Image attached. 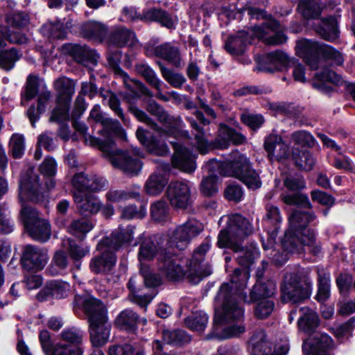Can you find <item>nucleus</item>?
I'll use <instances>...</instances> for the list:
<instances>
[{"label":"nucleus","mask_w":355,"mask_h":355,"mask_svg":"<svg viewBox=\"0 0 355 355\" xmlns=\"http://www.w3.org/2000/svg\"><path fill=\"white\" fill-rule=\"evenodd\" d=\"M297 314H299L297 325L300 331L310 335L315 333V329L320 324V319L316 312L307 306L293 309L289 315L290 322H292Z\"/></svg>","instance_id":"15"},{"label":"nucleus","mask_w":355,"mask_h":355,"mask_svg":"<svg viewBox=\"0 0 355 355\" xmlns=\"http://www.w3.org/2000/svg\"><path fill=\"white\" fill-rule=\"evenodd\" d=\"M76 83L67 77H61L54 82V88L57 92L56 101L60 102L71 101V98L75 93Z\"/></svg>","instance_id":"39"},{"label":"nucleus","mask_w":355,"mask_h":355,"mask_svg":"<svg viewBox=\"0 0 355 355\" xmlns=\"http://www.w3.org/2000/svg\"><path fill=\"white\" fill-rule=\"evenodd\" d=\"M139 96L136 94L134 95H125V98L130 103L128 107V110L140 121L144 122L147 124L152 125L153 128L160 131L161 128L157 125V124L154 123L152 119H150L147 114L139 109L137 106L134 105L132 103L135 99H137Z\"/></svg>","instance_id":"57"},{"label":"nucleus","mask_w":355,"mask_h":355,"mask_svg":"<svg viewBox=\"0 0 355 355\" xmlns=\"http://www.w3.org/2000/svg\"><path fill=\"white\" fill-rule=\"evenodd\" d=\"M141 322L146 324V319H141L139 315L130 309H126L121 311L114 320V325L121 330L128 333H135L138 323Z\"/></svg>","instance_id":"29"},{"label":"nucleus","mask_w":355,"mask_h":355,"mask_svg":"<svg viewBox=\"0 0 355 355\" xmlns=\"http://www.w3.org/2000/svg\"><path fill=\"white\" fill-rule=\"evenodd\" d=\"M279 23L276 20L264 23L254 30V35L268 45H280L287 40L286 35L279 31Z\"/></svg>","instance_id":"17"},{"label":"nucleus","mask_w":355,"mask_h":355,"mask_svg":"<svg viewBox=\"0 0 355 355\" xmlns=\"http://www.w3.org/2000/svg\"><path fill=\"white\" fill-rule=\"evenodd\" d=\"M251 36L244 31L238 32L236 35L230 36L225 43L226 51L232 55H241L245 46L251 42Z\"/></svg>","instance_id":"38"},{"label":"nucleus","mask_w":355,"mask_h":355,"mask_svg":"<svg viewBox=\"0 0 355 355\" xmlns=\"http://www.w3.org/2000/svg\"><path fill=\"white\" fill-rule=\"evenodd\" d=\"M39 170L46 178L45 187L47 190L54 188L55 182L53 177L57 172V163L55 160L51 157H46L39 166Z\"/></svg>","instance_id":"48"},{"label":"nucleus","mask_w":355,"mask_h":355,"mask_svg":"<svg viewBox=\"0 0 355 355\" xmlns=\"http://www.w3.org/2000/svg\"><path fill=\"white\" fill-rule=\"evenodd\" d=\"M84 331L78 327H71L63 329L60 334V340L67 343V345L80 347L84 338Z\"/></svg>","instance_id":"53"},{"label":"nucleus","mask_w":355,"mask_h":355,"mask_svg":"<svg viewBox=\"0 0 355 355\" xmlns=\"http://www.w3.org/2000/svg\"><path fill=\"white\" fill-rule=\"evenodd\" d=\"M281 200L288 205H296L304 208H311V204L306 195L302 193H295L293 194L282 193Z\"/></svg>","instance_id":"59"},{"label":"nucleus","mask_w":355,"mask_h":355,"mask_svg":"<svg viewBox=\"0 0 355 355\" xmlns=\"http://www.w3.org/2000/svg\"><path fill=\"white\" fill-rule=\"evenodd\" d=\"M157 64L162 77L172 87L180 88L186 83L187 79L182 73L174 72L161 62H157Z\"/></svg>","instance_id":"55"},{"label":"nucleus","mask_w":355,"mask_h":355,"mask_svg":"<svg viewBox=\"0 0 355 355\" xmlns=\"http://www.w3.org/2000/svg\"><path fill=\"white\" fill-rule=\"evenodd\" d=\"M71 54L77 62L85 66L89 64L94 66L96 65L99 58V55L95 50L80 44H74L71 47Z\"/></svg>","instance_id":"40"},{"label":"nucleus","mask_w":355,"mask_h":355,"mask_svg":"<svg viewBox=\"0 0 355 355\" xmlns=\"http://www.w3.org/2000/svg\"><path fill=\"white\" fill-rule=\"evenodd\" d=\"M73 200L78 212L85 217L96 214L102 208V204L98 198L90 193L83 196L79 193H73Z\"/></svg>","instance_id":"21"},{"label":"nucleus","mask_w":355,"mask_h":355,"mask_svg":"<svg viewBox=\"0 0 355 355\" xmlns=\"http://www.w3.org/2000/svg\"><path fill=\"white\" fill-rule=\"evenodd\" d=\"M135 70L141 76L146 82L153 88L156 89V97L159 99L167 101L166 96L162 93L163 82L157 77L154 69L146 62H139L135 64Z\"/></svg>","instance_id":"27"},{"label":"nucleus","mask_w":355,"mask_h":355,"mask_svg":"<svg viewBox=\"0 0 355 355\" xmlns=\"http://www.w3.org/2000/svg\"><path fill=\"white\" fill-rule=\"evenodd\" d=\"M302 351L311 355H334L336 346L333 338L324 332H315L304 340Z\"/></svg>","instance_id":"10"},{"label":"nucleus","mask_w":355,"mask_h":355,"mask_svg":"<svg viewBox=\"0 0 355 355\" xmlns=\"http://www.w3.org/2000/svg\"><path fill=\"white\" fill-rule=\"evenodd\" d=\"M107 181L96 175H86L83 173H76L72 178L74 193L85 191L98 192L107 186Z\"/></svg>","instance_id":"16"},{"label":"nucleus","mask_w":355,"mask_h":355,"mask_svg":"<svg viewBox=\"0 0 355 355\" xmlns=\"http://www.w3.org/2000/svg\"><path fill=\"white\" fill-rule=\"evenodd\" d=\"M276 291V284L273 281H257L250 293V300L246 302L250 303L261 299L271 297Z\"/></svg>","instance_id":"41"},{"label":"nucleus","mask_w":355,"mask_h":355,"mask_svg":"<svg viewBox=\"0 0 355 355\" xmlns=\"http://www.w3.org/2000/svg\"><path fill=\"white\" fill-rule=\"evenodd\" d=\"M315 218L316 216L313 211L294 210L289 216V227L305 236L308 230H312L307 228L308 225Z\"/></svg>","instance_id":"32"},{"label":"nucleus","mask_w":355,"mask_h":355,"mask_svg":"<svg viewBox=\"0 0 355 355\" xmlns=\"http://www.w3.org/2000/svg\"><path fill=\"white\" fill-rule=\"evenodd\" d=\"M227 227L233 238L241 243L252 233V227L248 219L240 214H232L227 216Z\"/></svg>","instance_id":"23"},{"label":"nucleus","mask_w":355,"mask_h":355,"mask_svg":"<svg viewBox=\"0 0 355 355\" xmlns=\"http://www.w3.org/2000/svg\"><path fill=\"white\" fill-rule=\"evenodd\" d=\"M204 229L202 223L196 219H190L184 224L178 226L169 235L167 242L168 248H175L180 250H184L189 241L198 235Z\"/></svg>","instance_id":"8"},{"label":"nucleus","mask_w":355,"mask_h":355,"mask_svg":"<svg viewBox=\"0 0 355 355\" xmlns=\"http://www.w3.org/2000/svg\"><path fill=\"white\" fill-rule=\"evenodd\" d=\"M157 268L159 272L170 281H178L182 279L185 275V271L178 256L169 250H165L157 258Z\"/></svg>","instance_id":"11"},{"label":"nucleus","mask_w":355,"mask_h":355,"mask_svg":"<svg viewBox=\"0 0 355 355\" xmlns=\"http://www.w3.org/2000/svg\"><path fill=\"white\" fill-rule=\"evenodd\" d=\"M147 110L152 114L158 117L160 122L163 123L166 127L173 129H177L180 127L182 123L180 116L174 117L169 115L166 112L163 107L160 106L155 101H151L148 103Z\"/></svg>","instance_id":"42"},{"label":"nucleus","mask_w":355,"mask_h":355,"mask_svg":"<svg viewBox=\"0 0 355 355\" xmlns=\"http://www.w3.org/2000/svg\"><path fill=\"white\" fill-rule=\"evenodd\" d=\"M184 322L189 329L197 331H202L207 327L208 315L203 311H196L188 316Z\"/></svg>","instance_id":"58"},{"label":"nucleus","mask_w":355,"mask_h":355,"mask_svg":"<svg viewBox=\"0 0 355 355\" xmlns=\"http://www.w3.org/2000/svg\"><path fill=\"white\" fill-rule=\"evenodd\" d=\"M166 194L174 208L187 209L192 203L191 187L187 182H171L167 187Z\"/></svg>","instance_id":"13"},{"label":"nucleus","mask_w":355,"mask_h":355,"mask_svg":"<svg viewBox=\"0 0 355 355\" xmlns=\"http://www.w3.org/2000/svg\"><path fill=\"white\" fill-rule=\"evenodd\" d=\"M174 149L171 159L173 167L185 173H191L196 168L195 156L185 147L179 143L169 141Z\"/></svg>","instance_id":"19"},{"label":"nucleus","mask_w":355,"mask_h":355,"mask_svg":"<svg viewBox=\"0 0 355 355\" xmlns=\"http://www.w3.org/2000/svg\"><path fill=\"white\" fill-rule=\"evenodd\" d=\"M83 350L80 347L58 343L55 345L49 355H83Z\"/></svg>","instance_id":"64"},{"label":"nucleus","mask_w":355,"mask_h":355,"mask_svg":"<svg viewBox=\"0 0 355 355\" xmlns=\"http://www.w3.org/2000/svg\"><path fill=\"white\" fill-rule=\"evenodd\" d=\"M321 0H299L297 10L306 19L319 17L322 13Z\"/></svg>","instance_id":"45"},{"label":"nucleus","mask_w":355,"mask_h":355,"mask_svg":"<svg viewBox=\"0 0 355 355\" xmlns=\"http://www.w3.org/2000/svg\"><path fill=\"white\" fill-rule=\"evenodd\" d=\"M94 228L92 220L80 218L73 219L67 226V232L78 238H83Z\"/></svg>","instance_id":"50"},{"label":"nucleus","mask_w":355,"mask_h":355,"mask_svg":"<svg viewBox=\"0 0 355 355\" xmlns=\"http://www.w3.org/2000/svg\"><path fill=\"white\" fill-rule=\"evenodd\" d=\"M282 245L284 250L288 252H300L304 249V235L289 227L282 239Z\"/></svg>","instance_id":"43"},{"label":"nucleus","mask_w":355,"mask_h":355,"mask_svg":"<svg viewBox=\"0 0 355 355\" xmlns=\"http://www.w3.org/2000/svg\"><path fill=\"white\" fill-rule=\"evenodd\" d=\"M68 266V259L63 251H58L53 258L52 264L48 268L49 272L55 276L61 273Z\"/></svg>","instance_id":"60"},{"label":"nucleus","mask_w":355,"mask_h":355,"mask_svg":"<svg viewBox=\"0 0 355 355\" xmlns=\"http://www.w3.org/2000/svg\"><path fill=\"white\" fill-rule=\"evenodd\" d=\"M80 33L84 38L102 43L107 37L108 29L100 21H89L80 25Z\"/></svg>","instance_id":"30"},{"label":"nucleus","mask_w":355,"mask_h":355,"mask_svg":"<svg viewBox=\"0 0 355 355\" xmlns=\"http://www.w3.org/2000/svg\"><path fill=\"white\" fill-rule=\"evenodd\" d=\"M314 31L321 38L334 42L339 37L338 21L334 17L322 19L321 23L314 26Z\"/></svg>","instance_id":"36"},{"label":"nucleus","mask_w":355,"mask_h":355,"mask_svg":"<svg viewBox=\"0 0 355 355\" xmlns=\"http://www.w3.org/2000/svg\"><path fill=\"white\" fill-rule=\"evenodd\" d=\"M41 30L44 35L52 39H64L67 34L60 22L46 24L42 26Z\"/></svg>","instance_id":"62"},{"label":"nucleus","mask_w":355,"mask_h":355,"mask_svg":"<svg viewBox=\"0 0 355 355\" xmlns=\"http://www.w3.org/2000/svg\"><path fill=\"white\" fill-rule=\"evenodd\" d=\"M136 40L135 33L125 26L114 28L107 37L109 44L117 47L132 45Z\"/></svg>","instance_id":"35"},{"label":"nucleus","mask_w":355,"mask_h":355,"mask_svg":"<svg viewBox=\"0 0 355 355\" xmlns=\"http://www.w3.org/2000/svg\"><path fill=\"white\" fill-rule=\"evenodd\" d=\"M121 58L122 55L120 51L110 52L107 55L108 64L114 70L115 76L117 78H121L123 80L124 85L126 87H128L130 77L126 72L120 68L119 66Z\"/></svg>","instance_id":"54"},{"label":"nucleus","mask_w":355,"mask_h":355,"mask_svg":"<svg viewBox=\"0 0 355 355\" xmlns=\"http://www.w3.org/2000/svg\"><path fill=\"white\" fill-rule=\"evenodd\" d=\"M194 115L196 119L193 117H187V121L189 123L192 128V134L194 135V139L196 145L201 153H206L208 147V135L204 129V126L209 124V121L207 119L204 114L200 110H196Z\"/></svg>","instance_id":"18"},{"label":"nucleus","mask_w":355,"mask_h":355,"mask_svg":"<svg viewBox=\"0 0 355 355\" xmlns=\"http://www.w3.org/2000/svg\"><path fill=\"white\" fill-rule=\"evenodd\" d=\"M296 54L301 58L311 69L318 68L320 58L331 61L333 64L342 65L344 58L340 52L332 46L306 39L298 40L295 46Z\"/></svg>","instance_id":"4"},{"label":"nucleus","mask_w":355,"mask_h":355,"mask_svg":"<svg viewBox=\"0 0 355 355\" xmlns=\"http://www.w3.org/2000/svg\"><path fill=\"white\" fill-rule=\"evenodd\" d=\"M289 63L288 55L281 51L265 54L259 62V69L269 73L282 71Z\"/></svg>","instance_id":"20"},{"label":"nucleus","mask_w":355,"mask_h":355,"mask_svg":"<svg viewBox=\"0 0 355 355\" xmlns=\"http://www.w3.org/2000/svg\"><path fill=\"white\" fill-rule=\"evenodd\" d=\"M83 308L88 320L92 346L101 347L105 345L109 340L111 331L106 306L96 298L89 297L83 300Z\"/></svg>","instance_id":"3"},{"label":"nucleus","mask_w":355,"mask_h":355,"mask_svg":"<svg viewBox=\"0 0 355 355\" xmlns=\"http://www.w3.org/2000/svg\"><path fill=\"white\" fill-rule=\"evenodd\" d=\"M293 156L295 165L301 169L310 171L315 164V159L309 151L301 150Z\"/></svg>","instance_id":"63"},{"label":"nucleus","mask_w":355,"mask_h":355,"mask_svg":"<svg viewBox=\"0 0 355 355\" xmlns=\"http://www.w3.org/2000/svg\"><path fill=\"white\" fill-rule=\"evenodd\" d=\"M139 196V192L137 191L114 189H110L105 194L106 200L113 203L123 202L129 199H138Z\"/></svg>","instance_id":"56"},{"label":"nucleus","mask_w":355,"mask_h":355,"mask_svg":"<svg viewBox=\"0 0 355 355\" xmlns=\"http://www.w3.org/2000/svg\"><path fill=\"white\" fill-rule=\"evenodd\" d=\"M69 288L70 286L67 282L58 280L49 281L39 291L36 297L40 302L64 298L68 295Z\"/></svg>","instance_id":"22"},{"label":"nucleus","mask_w":355,"mask_h":355,"mask_svg":"<svg viewBox=\"0 0 355 355\" xmlns=\"http://www.w3.org/2000/svg\"><path fill=\"white\" fill-rule=\"evenodd\" d=\"M163 341L169 345H182L191 341L190 336L183 330H163L162 332Z\"/></svg>","instance_id":"52"},{"label":"nucleus","mask_w":355,"mask_h":355,"mask_svg":"<svg viewBox=\"0 0 355 355\" xmlns=\"http://www.w3.org/2000/svg\"><path fill=\"white\" fill-rule=\"evenodd\" d=\"M48 259L46 249L33 245H27L24 248L21 262L25 270L36 272L44 268Z\"/></svg>","instance_id":"14"},{"label":"nucleus","mask_w":355,"mask_h":355,"mask_svg":"<svg viewBox=\"0 0 355 355\" xmlns=\"http://www.w3.org/2000/svg\"><path fill=\"white\" fill-rule=\"evenodd\" d=\"M232 142L234 145H241L246 142V137L226 125H220L218 134L214 141V146L218 148H227Z\"/></svg>","instance_id":"26"},{"label":"nucleus","mask_w":355,"mask_h":355,"mask_svg":"<svg viewBox=\"0 0 355 355\" xmlns=\"http://www.w3.org/2000/svg\"><path fill=\"white\" fill-rule=\"evenodd\" d=\"M227 285L220 288L218 296L222 300V309L216 311L214 317V324L217 325L223 322H234L243 320L244 310L240 304L238 296L231 295Z\"/></svg>","instance_id":"7"},{"label":"nucleus","mask_w":355,"mask_h":355,"mask_svg":"<svg viewBox=\"0 0 355 355\" xmlns=\"http://www.w3.org/2000/svg\"><path fill=\"white\" fill-rule=\"evenodd\" d=\"M145 50L147 56H155L177 69H182L184 65L181 47L174 42H163L151 49L146 46Z\"/></svg>","instance_id":"9"},{"label":"nucleus","mask_w":355,"mask_h":355,"mask_svg":"<svg viewBox=\"0 0 355 355\" xmlns=\"http://www.w3.org/2000/svg\"><path fill=\"white\" fill-rule=\"evenodd\" d=\"M168 183V179L162 174L154 173L150 175L145 184V189L149 195L159 194Z\"/></svg>","instance_id":"51"},{"label":"nucleus","mask_w":355,"mask_h":355,"mask_svg":"<svg viewBox=\"0 0 355 355\" xmlns=\"http://www.w3.org/2000/svg\"><path fill=\"white\" fill-rule=\"evenodd\" d=\"M140 286L141 279L137 277H132L129 279L127 284V287L131 293L129 297L132 302L142 308H146L155 297L157 293L153 291L150 293H145L144 295L139 294V292L141 290Z\"/></svg>","instance_id":"33"},{"label":"nucleus","mask_w":355,"mask_h":355,"mask_svg":"<svg viewBox=\"0 0 355 355\" xmlns=\"http://www.w3.org/2000/svg\"><path fill=\"white\" fill-rule=\"evenodd\" d=\"M167 137L168 134L166 131L160 132L159 135L151 136L150 141L146 147L147 150L158 156L167 155L169 153V149L166 142Z\"/></svg>","instance_id":"47"},{"label":"nucleus","mask_w":355,"mask_h":355,"mask_svg":"<svg viewBox=\"0 0 355 355\" xmlns=\"http://www.w3.org/2000/svg\"><path fill=\"white\" fill-rule=\"evenodd\" d=\"M249 278L248 272L239 268H235L230 277V283H224L220 287L224 285H227L230 290V295L238 296L241 300L244 302L247 301L248 295L244 293V290L247 286V281Z\"/></svg>","instance_id":"28"},{"label":"nucleus","mask_w":355,"mask_h":355,"mask_svg":"<svg viewBox=\"0 0 355 355\" xmlns=\"http://www.w3.org/2000/svg\"><path fill=\"white\" fill-rule=\"evenodd\" d=\"M165 250L169 249L163 248L159 242L153 238L148 237L144 239L140 244L138 252V259L141 264H144L143 261H149L159 254L164 253Z\"/></svg>","instance_id":"31"},{"label":"nucleus","mask_w":355,"mask_h":355,"mask_svg":"<svg viewBox=\"0 0 355 355\" xmlns=\"http://www.w3.org/2000/svg\"><path fill=\"white\" fill-rule=\"evenodd\" d=\"M226 175L241 181L248 189L255 190L261 185L259 173L252 168L249 159L238 151L232 153L231 158L226 162Z\"/></svg>","instance_id":"6"},{"label":"nucleus","mask_w":355,"mask_h":355,"mask_svg":"<svg viewBox=\"0 0 355 355\" xmlns=\"http://www.w3.org/2000/svg\"><path fill=\"white\" fill-rule=\"evenodd\" d=\"M44 198V188L39 175L27 173L19 182V200L21 205L19 217L28 234L35 241L45 243L51 237V227L49 220L40 216L36 209L26 205L24 199L38 202Z\"/></svg>","instance_id":"1"},{"label":"nucleus","mask_w":355,"mask_h":355,"mask_svg":"<svg viewBox=\"0 0 355 355\" xmlns=\"http://www.w3.org/2000/svg\"><path fill=\"white\" fill-rule=\"evenodd\" d=\"M210 241L207 239L196 248L188 264V272L189 275H196L198 277H206L211 273L210 269H208L206 272H202L201 270V263L205 261L206 254L210 250Z\"/></svg>","instance_id":"24"},{"label":"nucleus","mask_w":355,"mask_h":355,"mask_svg":"<svg viewBox=\"0 0 355 355\" xmlns=\"http://www.w3.org/2000/svg\"><path fill=\"white\" fill-rule=\"evenodd\" d=\"M21 54L14 48L8 51H0V67L10 70L15 66V62L21 58Z\"/></svg>","instance_id":"61"},{"label":"nucleus","mask_w":355,"mask_h":355,"mask_svg":"<svg viewBox=\"0 0 355 355\" xmlns=\"http://www.w3.org/2000/svg\"><path fill=\"white\" fill-rule=\"evenodd\" d=\"M90 142L94 147L98 148L103 152V156L109 159L114 167L120 169L127 176H136L140 172L142 168L141 160L128 152L115 148L114 141L90 138Z\"/></svg>","instance_id":"5"},{"label":"nucleus","mask_w":355,"mask_h":355,"mask_svg":"<svg viewBox=\"0 0 355 355\" xmlns=\"http://www.w3.org/2000/svg\"><path fill=\"white\" fill-rule=\"evenodd\" d=\"M343 82L342 78L332 70L325 68L315 75V80L312 85L313 87L322 92H329L331 89L325 85V83H332L335 85H340Z\"/></svg>","instance_id":"37"},{"label":"nucleus","mask_w":355,"mask_h":355,"mask_svg":"<svg viewBox=\"0 0 355 355\" xmlns=\"http://www.w3.org/2000/svg\"><path fill=\"white\" fill-rule=\"evenodd\" d=\"M144 18L145 21H155L168 29H175L177 24V20L168 12L158 8L144 10Z\"/></svg>","instance_id":"34"},{"label":"nucleus","mask_w":355,"mask_h":355,"mask_svg":"<svg viewBox=\"0 0 355 355\" xmlns=\"http://www.w3.org/2000/svg\"><path fill=\"white\" fill-rule=\"evenodd\" d=\"M135 227H119L110 236L103 237L96 245V253L91 259L89 268L94 274L105 275L114 267L116 257L114 252L130 243L134 238Z\"/></svg>","instance_id":"2"},{"label":"nucleus","mask_w":355,"mask_h":355,"mask_svg":"<svg viewBox=\"0 0 355 355\" xmlns=\"http://www.w3.org/2000/svg\"><path fill=\"white\" fill-rule=\"evenodd\" d=\"M102 129L98 131V133L104 137V139H101V141H105L111 140L112 136H123L124 130L122 128L119 121L116 119L106 117L105 119L101 123ZM100 139V138H98Z\"/></svg>","instance_id":"46"},{"label":"nucleus","mask_w":355,"mask_h":355,"mask_svg":"<svg viewBox=\"0 0 355 355\" xmlns=\"http://www.w3.org/2000/svg\"><path fill=\"white\" fill-rule=\"evenodd\" d=\"M237 247L232 252L238 263L245 268H250L258 255L257 249L244 248L241 243H239Z\"/></svg>","instance_id":"49"},{"label":"nucleus","mask_w":355,"mask_h":355,"mask_svg":"<svg viewBox=\"0 0 355 355\" xmlns=\"http://www.w3.org/2000/svg\"><path fill=\"white\" fill-rule=\"evenodd\" d=\"M281 291L282 300L285 303H300L311 295L309 288L304 287L297 277L294 275L286 277L281 286Z\"/></svg>","instance_id":"12"},{"label":"nucleus","mask_w":355,"mask_h":355,"mask_svg":"<svg viewBox=\"0 0 355 355\" xmlns=\"http://www.w3.org/2000/svg\"><path fill=\"white\" fill-rule=\"evenodd\" d=\"M251 355H269L271 352L270 344L268 342L265 331H256L250 338Z\"/></svg>","instance_id":"44"},{"label":"nucleus","mask_w":355,"mask_h":355,"mask_svg":"<svg viewBox=\"0 0 355 355\" xmlns=\"http://www.w3.org/2000/svg\"><path fill=\"white\" fill-rule=\"evenodd\" d=\"M210 241L207 239L196 248L188 264V272L189 275H196L198 277H206L211 273L210 269H208L206 272H202L201 270V263L205 261L206 254L210 250Z\"/></svg>","instance_id":"25"}]
</instances>
